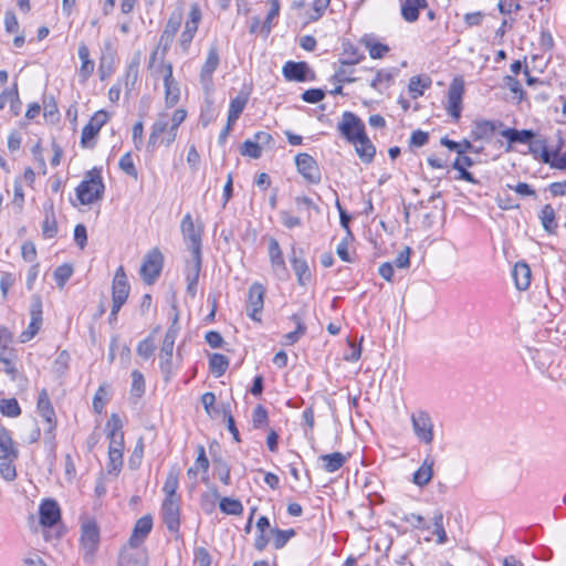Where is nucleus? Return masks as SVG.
<instances>
[{
    "mask_svg": "<svg viewBox=\"0 0 566 566\" xmlns=\"http://www.w3.org/2000/svg\"><path fill=\"white\" fill-rule=\"evenodd\" d=\"M39 415L44 419L46 428L44 429V444L50 455L55 457V428L56 418L55 411L49 398V394L45 389H42L38 397L36 403Z\"/></svg>",
    "mask_w": 566,
    "mask_h": 566,
    "instance_id": "nucleus-1",
    "label": "nucleus"
},
{
    "mask_svg": "<svg viewBox=\"0 0 566 566\" xmlns=\"http://www.w3.org/2000/svg\"><path fill=\"white\" fill-rule=\"evenodd\" d=\"M104 190L101 169L93 168L86 172L84 179L77 186L76 196L82 205H91L103 198Z\"/></svg>",
    "mask_w": 566,
    "mask_h": 566,
    "instance_id": "nucleus-2",
    "label": "nucleus"
},
{
    "mask_svg": "<svg viewBox=\"0 0 566 566\" xmlns=\"http://www.w3.org/2000/svg\"><path fill=\"white\" fill-rule=\"evenodd\" d=\"M81 549L83 557L91 563L99 545V530L95 521L86 520L82 524Z\"/></svg>",
    "mask_w": 566,
    "mask_h": 566,
    "instance_id": "nucleus-3",
    "label": "nucleus"
},
{
    "mask_svg": "<svg viewBox=\"0 0 566 566\" xmlns=\"http://www.w3.org/2000/svg\"><path fill=\"white\" fill-rule=\"evenodd\" d=\"M129 291L130 286L124 268L119 266L115 272L112 284V316L117 317L119 310L128 298Z\"/></svg>",
    "mask_w": 566,
    "mask_h": 566,
    "instance_id": "nucleus-4",
    "label": "nucleus"
},
{
    "mask_svg": "<svg viewBox=\"0 0 566 566\" xmlns=\"http://www.w3.org/2000/svg\"><path fill=\"white\" fill-rule=\"evenodd\" d=\"M410 419L415 436L421 442L431 444L433 441V422L430 415L424 410H417Z\"/></svg>",
    "mask_w": 566,
    "mask_h": 566,
    "instance_id": "nucleus-5",
    "label": "nucleus"
},
{
    "mask_svg": "<svg viewBox=\"0 0 566 566\" xmlns=\"http://www.w3.org/2000/svg\"><path fill=\"white\" fill-rule=\"evenodd\" d=\"M164 256L158 249L150 250L144 258L139 273L146 284H153L159 276Z\"/></svg>",
    "mask_w": 566,
    "mask_h": 566,
    "instance_id": "nucleus-6",
    "label": "nucleus"
},
{
    "mask_svg": "<svg viewBox=\"0 0 566 566\" xmlns=\"http://www.w3.org/2000/svg\"><path fill=\"white\" fill-rule=\"evenodd\" d=\"M338 130L349 143L357 142L358 138L366 135L364 123L352 112L343 114Z\"/></svg>",
    "mask_w": 566,
    "mask_h": 566,
    "instance_id": "nucleus-7",
    "label": "nucleus"
},
{
    "mask_svg": "<svg viewBox=\"0 0 566 566\" xmlns=\"http://www.w3.org/2000/svg\"><path fill=\"white\" fill-rule=\"evenodd\" d=\"M181 233L185 243L191 253L201 252V237L202 229L200 227H196L190 213H187L180 224Z\"/></svg>",
    "mask_w": 566,
    "mask_h": 566,
    "instance_id": "nucleus-8",
    "label": "nucleus"
},
{
    "mask_svg": "<svg viewBox=\"0 0 566 566\" xmlns=\"http://www.w3.org/2000/svg\"><path fill=\"white\" fill-rule=\"evenodd\" d=\"M463 93V80L454 78L448 90L447 112L455 120L461 116Z\"/></svg>",
    "mask_w": 566,
    "mask_h": 566,
    "instance_id": "nucleus-9",
    "label": "nucleus"
},
{
    "mask_svg": "<svg viewBox=\"0 0 566 566\" xmlns=\"http://www.w3.org/2000/svg\"><path fill=\"white\" fill-rule=\"evenodd\" d=\"M202 266V254L201 252L191 253V259L187 261L185 275L187 281V293L195 297L197 294V285L199 275Z\"/></svg>",
    "mask_w": 566,
    "mask_h": 566,
    "instance_id": "nucleus-10",
    "label": "nucleus"
},
{
    "mask_svg": "<svg viewBox=\"0 0 566 566\" xmlns=\"http://www.w3.org/2000/svg\"><path fill=\"white\" fill-rule=\"evenodd\" d=\"M298 172L311 184H318L322 179L316 160L308 154H298L295 157Z\"/></svg>",
    "mask_w": 566,
    "mask_h": 566,
    "instance_id": "nucleus-11",
    "label": "nucleus"
},
{
    "mask_svg": "<svg viewBox=\"0 0 566 566\" xmlns=\"http://www.w3.org/2000/svg\"><path fill=\"white\" fill-rule=\"evenodd\" d=\"M180 500L165 499L161 505L163 521L171 533H177L180 526Z\"/></svg>",
    "mask_w": 566,
    "mask_h": 566,
    "instance_id": "nucleus-12",
    "label": "nucleus"
},
{
    "mask_svg": "<svg viewBox=\"0 0 566 566\" xmlns=\"http://www.w3.org/2000/svg\"><path fill=\"white\" fill-rule=\"evenodd\" d=\"M265 290L262 284L253 283L249 289L247 313L254 319L260 322L261 318L258 316L263 308Z\"/></svg>",
    "mask_w": 566,
    "mask_h": 566,
    "instance_id": "nucleus-13",
    "label": "nucleus"
},
{
    "mask_svg": "<svg viewBox=\"0 0 566 566\" xmlns=\"http://www.w3.org/2000/svg\"><path fill=\"white\" fill-rule=\"evenodd\" d=\"M108 114L104 111L96 112L90 122L83 127L81 143L84 147L90 146V142L99 133L101 128L107 123Z\"/></svg>",
    "mask_w": 566,
    "mask_h": 566,
    "instance_id": "nucleus-14",
    "label": "nucleus"
},
{
    "mask_svg": "<svg viewBox=\"0 0 566 566\" xmlns=\"http://www.w3.org/2000/svg\"><path fill=\"white\" fill-rule=\"evenodd\" d=\"M280 13V3L272 2L271 8L269 9L264 21L261 20L259 15L251 18V23L249 31L250 33L260 32L264 38H266L272 30V22Z\"/></svg>",
    "mask_w": 566,
    "mask_h": 566,
    "instance_id": "nucleus-15",
    "label": "nucleus"
},
{
    "mask_svg": "<svg viewBox=\"0 0 566 566\" xmlns=\"http://www.w3.org/2000/svg\"><path fill=\"white\" fill-rule=\"evenodd\" d=\"M177 337V331L172 327L168 328L163 345L160 348L159 359H160V368L164 373L169 374L171 371V359L172 352L175 347V340Z\"/></svg>",
    "mask_w": 566,
    "mask_h": 566,
    "instance_id": "nucleus-16",
    "label": "nucleus"
},
{
    "mask_svg": "<svg viewBox=\"0 0 566 566\" xmlns=\"http://www.w3.org/2000/svg\"><path fill=\"white\" fill-rule=\"evenodd\" d=\"M108 429L109 439V451H119L123 453L124 450V433L122 431V421L119 417L113 413L106 423Z\"/></svg>",
    "mask_w": 566,
    "mask_h": 566,
    "instance_id": "nucleus-17",
    "label": "nucleus"
},
{
    "mask_svg": "<svg viewBox=\"0 0 566 566\" xmlns=\"http://www.w3.org/2000/svg\"><path fill=\"white\" fill-rule=\"evenodd\" d=\"M146 563L145 549L127 544L120 552L118 566H146Z\"/></svg>",
    "mask_w": 566,
    "mask_h": 566,
    "instance_id": "nucleus-18",
    "label": "nucleus"
},
{
    "mask_svg": "<svg viewBox=\"0 0 566 566\" xmlns=\"http://www.w3.org/2000/svg\"><path fill=\"white\" fill-rule=\"evenodd\" d=\"M269 256L274 273L279 279H286L289 273L285 266L284 258L276 239L271 238L269 242Z\"/></svg>",
    "mask_w": 566,
    "mask_h": 566,
    "instance_id": "nucleus-19",
    "label": "nucleus"
},
{
    "mask_svg": "<svg viewBox=\"0 0 566 566\" xmlns=\"http://www.w3.org/2000/svg\"><path fill=\"white\" fill-rule=\"evenodd\" d=\"M42 305L40 300H36L31 306V322L25 331H23L19 339L21 343H28L40 331L42 325Z\"/></svg>",
    "mask_w": 566,
    "mask_h": 566,
    "instance_id": "nucleus-20",
    "label": "nucleus"
},
{
    "mask_svg": "<svg viewBox=\"0 0 566 566\" xmlns=\"http://www.w3.org/2000/svg\"><path fill=\"white\" fill-rule=\"evenodd\" d=\"M61 517L59 504L54 500H44L40 505V522L43 526L55 525Z\"/></svg>",
    "mask_w": 566,
    "mask_h": 566,
    "instance_id": "nucleus-21",
    "label": "nucleus"
},
{
    "mask_svg": "<svg viewBox=\"0 0 566 566\" xmlns=\"http://www.w3.org/2000/svg\"><path fill=\"white\" fill-rule=\"evenodd\" d=\"M153 528V517L150 515H144L137 520L132 536L128 541V545L139 547L140 544L145 541L147 535L150 533Z\"/></svg>",
    "mask_w": 566,
    "mask_h": 566,
    "instance_id": "nucleus-22",
    "label": "nucleus"
},
{
    "mask_svg": "<svg viewBox=\"0 0 566 566\" xmlns=\"http://www.w3.org/2000/svg\"><path fill=\"white\" fill-rule=\"evenodd\" d=\"M169 129L167 115L166 114H159L158 118L151 126V132L149 134V138L147 142V150L153 153L158 146L159 140L163 138V136L166 134V132Z\"/></svg>",
    "mask_w": 566,
    "mask_h": 566,
    "instance_id": "nucleus-23",
    "label": "nucleus"
},
{
    "mask_svg": "<svg viewBox=\"0 0 566 566\" xmlns=\"http://www.w3.org/2000/svg\"><path fill=\"white\" fill-rule=\"evenodd\" d=\"M282 71L287 81L304 82L307 80L310 67L305 62L289 61L284 64Z\"/></svg>",
    "mask_w": 566,
    "mask_h": 566,
    "instance_id": "nucleus-24",
    "label": "nucleus"
},
{
    "mask_svg": "<svg viewBox=\"0 0 566 566\" xmlns=\"http://www.w3.org/2000/svg\"><path fill=\"white\" fill-rule=\"evenodd\" d=\"M274 527H271L270 520L266 516H261L256 521V531L258 535L254 541V547L255 549L262 552L268 544L271 542V530Z\"/></svg>",
    "mask_w": 566,
    "mask_h": 566,
    "instance_id": "nucleus-25",
    "label": "nucleus"
},
{
    "mask_svg": "<svg viewBox=\"0 0 566 566\" xmlns=\"http://www.w3.org/2000/svg\"><path fill=\"white\" fill-rule=\"evenodd\" d=\"M219 65V53L217 46H211L208 51L207 59L200 71L201 83L208 85L211 82L212 73Z\"/></svg>",
    "mask_w": 566,
    "mask_h": 566,
    "instance_id": "nucleus-26",
    "label": "nucleus"
},
{
    "mask_svg": "<svg viewBox=\"0 0 566 566\" xmlns=\"http://www.w3.org/2000/svg\"><path fill=\"white\" fill-rule=\"evenodd\" d=\"M542 154L541 159L544 164H548L552 168L565 170L566 169V151L562 153L559 148L549 151L544 143H541Z\"/></svg>",
    "mask_w": 566,
    "mask_h": 566,
    "instance_id": "nucleus-27",
    "label": "nucleus"
},
{
    "mask_svg": "<svg viewBox=\"0 0 566 566\" xmlns=\"http://www.w3.org/2000/svg\"><path fill=\"white\" fill-rule=\"evenodd\" d=\"M512 275L517 290L525 291L530 287L532 272L526 263L517 262L513 268Z\"/></svg>",
    "mask_w": 566,
    "mask_h": 566,
    "instance_id": "nucleus-28",
    "label": "nucleus"
},
{
    "mask_svg": "<svg viewBox=\"0 0 566 566\" xmlns=\"http://www.w3.org/2000/svg\"><path fill=\"white\" fill-rule=\"evenodd\" d=\"M44 220L42 223V232L45 238H53L57 233V222L55 219L53 202L48 201L43 205Z\"/></svg>",
    "mask_w": 566,
    "mask_h": 566,
    "instance_id": "nucleus-29",
    "label": "nucleus"
},
{
    "mask_svg": "<svg viewBox=\"0 0 566 566\" xmlns=\"http://www.w3.org/2000/svg\"><path fill=\"white\" fill-rule=\"evenodd\" d=\"M77 54L82 62L78 70V76L83 82H85L93 74L95 63L90 59V50L85 43H81L78 45Z\"/></svg>",
    "mask_w": 566,
    "mask_h": 566,
    "instance_id": "nucleus-30",
    "label": "nucleus"
},
{
    "mask_svg": "<svg viewBox=\"0 0 566 566\" xmlns=\"http://www.w3.org/2000/svg\"><path fill=\"white\" fill-rule=\"evenodd\" d=\"M18 458V450L13 444L9 431L0 427V459L15 460Z\"/></svg>",
    "mask_w": 566,
    "mask_h": 566,
    "instance_id": "nucleus-31",
    "label": "nucleus"
},
{
    "mask_svg": "<svg viewBox=\"0 0 566 566\" xmlns=\"http://www.w3.org/2000/svg\"><path fill=\"white\" fill-rule=\"evenodd\" d=\"M433 459L428 455L420 468L413 473L412 482L418 486L427 485L433 475Z\"/></svg>",
    "mask_w": 566,
    "mask_h": 566,
    "instance_id": "nucleus-32",
    "label": "nucleus"
},
{
    "mask_svg": "<svg viewBox=\"0 0 566 566\" xmlns=\"http://www.w3.org/2000/svg\"><path fill=\"white\" fill-rule=\"evenodd\" d=\"M352 144L355 145V150L361 161L366 164L373 161L376 154V148L367 135L358 138L357 142H353Z\"/></svg>",
    "mask_w": 566,
    "mask_h": 566,
    "instance_id": "nucleus-33",
    "label": "nucleus"
},
{
    "mask_svg": "<svg viewBox=\"0 0 566 566\" xmlns=\"http://www.w3.org/2000/svg\"><path fill=\"white\" fill-rule=\"evenodd\" d=\"M290 261L292 269L297 276L298 284L302 286L306 285L311 280V271L307 262L304 259L296 256L295 251H293Z\"/></svg>",
    "mask_w": 566,
    "mask_h": 566,
    "instance_id": "nucleus-34",
    "label": "nucleus"
},
{
    "mask_svg": "<svg viewBox=\"0 0 566 566\" xmlns=\"http://www.w3.org/2000/svg\"><path fill=\"white\" fill-rule=\"evenodd\" d=\"M360 43L368 50L371 59H381L389 52V46L378 42L371 35H364Z\"/></svg>",
    "mask_w": 566,
    "mask_h": 566,
    "instance_id": "nucleus-35",
    "label": "nucleus"
},
{
    "mask_svg": "<svg viewBox=\"0 0 566 566\" xmlns=\"http://www.w3.org/2000/svg\"><path fill=\"white\" fill-rule=\"evenodd\" d=\"M474 165V161L471 157L460 155L452 164L453 169L459 171L458 179L465 180L470 184H476V179L474 176L467 170V167H472Z\"/></svg>",
    "mask_w": 566,
    "mask_h": 566,
    "instance_id": "nucleus-36",
    "label": "nucleus"
},
{
    "mask_svg": "<svg viewBox=\"0 0 566 566\" xmlns=\"http://www.w3.org/2000/svg\"><path fill=\"white\" fill-rule=\"evenodd\" d=\"M10 105V111L12 115H18L20 113V98L17 84L10 90H4L0 94V109H3L6 105Z\"/></svg>",
    "mask_w": 566,
    "mask_h": 566,
    "instance_id": "nucleus-37",
    "label": "nucleus"
},
{
    "mask_svg": "<svg viewBox=\"0 0 566 566\" xmlns=\"http://www.w3.org/2000/svg\"><path fill=\"white\" fill-rule=\"evenodd\" d=\"M319 460L323 462V469L328 473H333L345 464L347 457L340 452H334L321 455Z\"/></svg>",
    "mask_w": 566,
    "mask_h": 566,
    "instance_id": "nucleus-38",
    "label": "nucleus"
},
{
    "mask_svg": "<svg viewBox=\"0 0 566 566\" xmlns=\"http://www.w3.org/2000/svg\"><path fill=\"white\" fill-rule=\"evenodd\" d=\"M179 485V470L177 468H171L170 471L167 474L165 484H164V492L166 494L165 499H171V500H180L177 495V489Z\"/></svg>",
    "mask_w": 566,
    "mask_h": 566,
    "instance_id": "nucleus-39",
    "label": "nucleus"
},
{
    "mask_svg": "<svg viewBox=\"0 0 566 566\" xmlns=\"http://www.w3.org/2000/svg\"><path fill=\"white\" fill-rule=\"evenodd\" d=\"M496 129V123L492 120H478L474 123L472 136L474 139H490Z\"/></svg>",
    "mask_w": 566,
    "mask_h": 566,
    "instance_id": "nucleus-40",
    "label": "nucleus"
},
{
    "mask_svg": "<svg viewBox=\"0 0 566 566\" xmlns=\"http://www.w3.org/2000/svg\"><path fill=\"white\" fill-rule=\"evenodd\" d=\"M165 104L168 108L176 106L180 99V87L177 80L164 82Z\"/></svg>",
    "mask_w": 566,
    "mask_h": 566,
    "instance_id": "nucleus-41",
    "label": "nucleus"
},
{
    "mask_svg": "<svg viewBox=\"0 0 566 566\" xmlns=\"http://www.w3.org/2000/svg\"><path fill=\"white\" fill-rule=\"evenodd\" d=\"M501 135L510 143L521 144H526L534 137V133L530 129L517 130L514 128H505L501 132Z\"/></svg>",
    "mask_w": 566,
    "mask_h": 566,
    "instance_id": "nucleus-42",
    "label": "nucleus"
},
{
    "mask_svg": "<svg viewBox=\"0 0 566 566\" xmlns=\"http://www.w3.org/2000/svg\"><path fill=\"white\" fill-rule=\"evenodd\" d=\"M539 219L543 228L548 233H554L557 228V222L555 218V210L551 205H545L541 209Z\"/></svg>",
    "mask_w": 566,
    "mask_h": 566,
    "instance_id": "nucleus-43",
    "label": "nucleus"
},
{
    "mask_svg": "<svg viewBox=\"0 0 566 566\" xmlns=\"http://www.w3.org/2000/svg\"><path fill=\"white\" fill-rule=\"evenodd\" d=\"M295 536V531L293 528L290 530H280V528H273L271 530V542L275 549L283 548L286 543Z\"/></svg>",
    "mask_w": 566,
    "mask_h": 566,
    "instance_id": "nucleus-44",
    "label": "nucleus"
},
{
    "mask_svg": "<svg viewBox=\"0 0 566 566\" xmlns=\"http://www.w3.org/2000/svg\"><path fill=\"white\" fill-rule=\"evenodd\" d=\"M291 319L295 323L296 329L284 335V345L295 344L306 333V326L298 314H293Z\"/></svg>",
    "mask_w": 566,
    "mask_h": 566,
    "instance_id": "nucleus-45",
    "label": "nucleus"
},
{
    "mask_svg": "<svg viewBox=\"0 0 566 566\" xmlns=\"http://www.w3.org/2000/svg\"><path fill=\"white\" fill-rule=\"evenodd\" d=\"M247 103L248 96L242 94L231 99L228 113V120L230 122V124H234L238 120Z\"/></svg>",
    "mask_w": 566,
    "mask_h": 566,
    "instance_id": "nucleus-46",
    "label": "nucleus"
},
{
    "mask_svg": "<svg viewBox=\"0 0 566 566\" xmlns=\"http://www.w3.org/2000/svg\"><path fill=\"white\" fill-rule=\"evenodd\" d=\"M428 2H403L401 7V14L408 22H413L418 19L419 11L427 8Z\"/></svg>",
    "mask_w": 566,
    "mask_h": 566,
    "instance_id": "nucleus-47",
    "label": "nucleus"
},
{
    "mask_svg": "<svg viewBox=\"0 0 566 566\" xmlns=\"http://www.w3.org/2000/svg\"><path fill=\"white\" fill-rule=\"evenodd\" d=\"M209 364L211 373L216 377H221L228 368L229 360L224 355L216 353L210 356Z\"/></svg>",
    "mask_w": 566,
    "mask_h": 566,
    "instance_id": "nucleus-48",
    "label": "nucleus"
},
{
    "mask_svg": "<svg viewBox=\"0 0 566 566\" xmlns=\"http://www.w3.org/2000/svg\"><path fill=\"white\" fill-rule=\"evenodd\" d=\"M432 523L433 534L437 536V543L439 545L446 544L448 542V536L443 526V513L441 511L434 512Z\"/></svg>",
    "mask_w": 566,
    "mask_h": 566,
    "instance_id": "nucleus-49",
    "label": "nucleus"
},
{
    "mask_svg": "<svg viewBox=\"0 0 566 566\" xmlns=\"http://www.w3.org/2000/svg\"><path fill=\"white\" fill-rule=\"evenodd\" d=\"M217 412H221L227 421V427H228V430L230 431V433L232 434L233 439L239 442L240 441V438H239V430L238 428L235 427V422H234V419L231 415V407H230V403H221L217 409H216Z\"/></svg>",
    "mask_w": 566,
    "mask_h": 566,
    "instance_id": "nucleus-50",
    "label": "nucleus"
},
{
    "mask_svg": "<svg viewBox=\"0 0 566 566\" xmlns=\"http://www.w3.org/2000/svg\"><path fill=\"white\" fill-rule=\"evenodd\" d=\"M220 510L229 515H241L243 505L239 500L231 497H222L219 503Z\"/></svg>",
    "mask_w": 566,
    "mask_h": 566,
    "instance_id": "nucleus-51",
    "label": "nucleus"
},
{
    "mask_svg": "<svg viewBox=\"0 0 566 566\" xmlns=\"http://www.w3.org/2000/svg\"><path fill=\"white\" fill-rule=\"evenodd\" d=\"M431 80L429 77L413 76L409 82V92L412 97L421 96L426 88L430 87Z\"/></svg>",
    "mask_w": 566,
    "mask_h": 566,
    "instance_id": "nucleus-52",
    "label": "nucleus"
},
{
    "mask_svg": "<svg viewBox=\"0 0 566 566\" xmlns=\"http://www.w3.org/2000/svg\"><path fill=\"white\" fill-rule=\"evenodd\" d=\"M115 55H116L115 41L111 38L105 39L103 41V44L101 48L99 61H103V63L114 64Z\"/></svg>",
    "mask_w": 566,
    "mask_h": 566,
    "instance_id": "nucleus-53",
    "label": "nucleus"
},
{
    "mask_svg": "<svg viewBox=\"0 0 566 566\" xmlns=\"http://www.w3.org/2000/svg\"><path fill=\"white\" fill-rule=\"evenodd\" d=\"M329 2H314L311 10H307L305 9V2H296L294 8L297 10H305L306 13H308L310 20L315 21L321 18Z\"/></svg>",
    "mask_w": 566,
    "mask_h": 566,
    "instance_id": "nucleus-54",
    "label": "nucleus"
},
{
    "mask_svg": "<svg viewBox=\"0 0 566 566\" xmlns=\"http://www.w3.org/2000/svg\"><path fill=\"white\" fill-rule=\"evenodd\" d=\"M182 22V13L180 11H175L169 17L166 27L163 31V34L175 38L177 31L179 30Z\"/></svg>",
    "mask_w": 566,
    "mask_h": 566,
    "instance_id": "nucleus-55",
    "label": "nucleus"
},
{
    "mask_svg": "<svg viewBox=\"0 0 566 566\" xmlns=\"http://www.w3.org/2000/svg\"><path fill=\"white\" fill-rule=\"evenodd\" d=\"M15 354L13 352H8L4 355L0 356V361L3 364L7 375L11 377L12 380L17 379L18 368L15 366Z\"/></svg>",
    "mask_w": 566,
    "mask_h": 566,
    "instance_id": "nucleus-56",
    "label": "nucleus"
},
{
    "mask_svg": "<svg viewBox=\"0 0 566 566\" xmlns=\"http://www.w3.org/2000/svg\"><path fill=\"white\" fill-rule=\"evenodd\" d=\"M200 20H201V12H200L199 8L197 6H192L191 10L188 14V19L186 21L184 31L188 32L195 36V34L198 30V24H199Z\"/></svg>",
    "mask_w": 566,
    "mask_h": 566,
    "instance_id": "nucleus-57",
    "label": "nucleus"
},
{
    "mask_svg": "<svg viewBox=\"0 0 566 566\" xmlns=\"http://www.w3.org/2000/svg\"><path fill=\"white\" fill-rule=\"evenodd\" d=\"M145 394V378L139 370L132 371L130 395L140 398Z\"/></svg>",
    "mask_w": 566,
    "mask_h": 566,
    "instance_id": "nucleus-58",
    "label": "nucleus"
},
{
    "mask_svg": "<svg viewBox=\"0 0 566 566\" xmlns=\"http://www.w3.org/2000/svg\"><path fill=\"white\" fill-rule=\"evenodd\" d=\"M440 143L448 149L455 151L459 156L464 155L468 150L472 148V144L469 140L458 143L449 139L448 137H442Z\"/></svg>",
    "mask_w": 566,
    "mask_h": 566,
    "instance_id": "nucleus-59",
    "label": "nucleus"
},
{
    "mask_svg": "<svg viewBox=\"0 0 566 566\" xmlns=\"http://www.w3.org/2000/svg\"><path fill=\"white\" fill-rule=\"evenodd\" d=\"M123 467V453L108 450L107 472L117 475Z\"/></svg>",
    "mask_w": 566,
    "mask_h": 566,
    "instance_id": "nucleus-60",
    "label": "nucleus"
},
{
    "mask_svg": "<svg viewBox=\"0 0 566 566\" xmlns=\"http://www.w3.org/2000/svg\"><path fill=\"white\" fill-rule=\"evenodd\" d=\"M0 411L8 417H18L21 413L17 399H2L0 402Z\"/></svg>",
    "mask_w": 566,
    "mask_h": 566,
    "instance_id": "nucleus-61",
    "label": "nucleus"
},
{
    "mask_svg": "<svg viewBox=\"0 0 566 566\" xmlns=\"http://www.w3.org/2000/svg\"><path fill=\"white\" fill-rule=\"evenodd\" d=\"M73 274V268L70 264H62L54 271V280L57 286L63 287Z\"/></svg>",
    "mask_w": 566,
    "mask_h": 566,
    "instance_id": "nucleus-62",
    "label": "nucleus"
},
{
    "mask_svg": "<svg viewBox=\"0 0 566 566\" xmlns=\"http://www.w3.org/2000/svg\"><path fill=\"white\" fill-rule=\"evenodd\" d=\"M364 56L360 55L356 48L349 45L345 48L343 57L339 59V64L342 65H355L360 62Z\"/></svg>",
    "mask_w": 566,
    "mask_h": 566,
    "instance_id": "nucleus-63",
    "label": "nucleus"
},
{
    "mask_svg": "<svg viewBox=\"0 0 566 566\" xmlns=\"http://www.w3.org/2000/svg\"><path fill=\"white\" fill-rule=\"evenodd\" d=\"M119 168L128 176L133 177L134 179H137L138 172L135 167L133 157L130 153L124 154L119 159Z\"/></svg>",
    "mask_w": 566,
    "mask_h": 566,
    "instance_id": "nucleus-64",
    "label": "nucleus"
}]
</instances>
